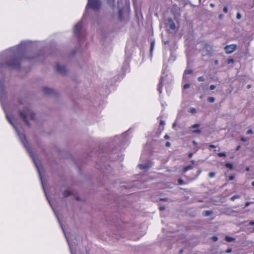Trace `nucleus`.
<instances>
[{"label":"nucleus","instance_id":"50","mask_svg":"<svg viewBox=\"0 0 254 254\" xmlns=\"http://www.w3.org/2000/svg\"><path fill=\"white\" fill-rule=\"evenodd\" d=\"M246 170L247 171H250V168L249 167H247L246 168Z\"/></svg>","mask_w":254,"mask_h":254},{"label":"nucleus","instance_id":"10","mask_svg":"<svg viewBox=\"0 0 254 254\" xmlns=\"http://www.w3.org/2000/svg\"><path fill=\"white\" fill-rule=\"evenodd\" d=\"M43 92L44 94L47 95H52L55 93V91L52 88L48 87H43Z\"/></svg>","mask_w":254,"mask_h":254},{"label":"nucleus","instance_id":"25","mask_svg":"<svg viewBox=\"0 0 254 254\" xmlns=\"http://www.w3.org/2000/svg\"><path fill=\"white\" fill-rule=\"evenodd\" d=\"M217 155L219 157H225L226 156V154L225 152H220L217 154Z\"/></svg>","mask_w":254,"mask_h":254},{"label":"nucleus","instance_id":"16","mask_svg":"<svg viewBox=\"0 0 254 254\" xmlns=\"http://www.w3.org/2000/svg\"><path fill=\"white\" fill-rule=\"evenodd\" d=\"M193 168V166L191 165H188L186 167H185L183 170V173H186V172H187L188 171L190 170H191Z\"/></svg>","mask_w":254,"mask_h":254},{"label":"nucleus","instance_id":"21","mask_svg":"<svg viewBox=\"0 0 254 254\" xmlns=\"http://www.w3.org/2000/svg\"><path fill=\"white\" fill-rule=\"evenodd\" d=\"M225 166L227 168H229L230 170H232L233 169V166L231 163H226Z\"/></svg>","mask_w":254,"mask_h":254},{"label":"nucleus","instance_id":"34","mask_svg":"<svg viewBox=\"0 0 254 254\" xmlns=\"http://www.w3.org/2000/svg\"><path fill=\"white\" fill-rule=\"evenodd\" d=\"M216 88V86L214 85H211L210 86V90H214Z\"/></svg>","mask_w":254,"mask_h":254},{"label":"nucleus","instance_id":"40","mask_svg":"<svg viewBox=\"0 0 254 254\" xmlns=\"http://www.w3.org/2000/svg\"><path fill=\"white\" fill-rule=\"evenodd\" d=\"M160 125H165V122L164 121L161 120L160 122Z\"/></svg>","mask_w":254,"mask_h":254},{"label":"nucleus","instance_id":"42","mask_svg":"<svg viewBox=\"0 0 254 254\" xmlns=\"http://www.w3.org/2000/svg\"><path fill=\"white\" fill-rule=\"evenodd\" d=\"M170 145H171V144H170V143L169 142H167L166 143V146L167 147H169V146H170Z\"/></svg>","mask_w":254,"mask_h":254},{"label":"nucleus","instance_id":"44","mask_svg":"<svg viewBox=\"0 0 254 254\" xmlns=\"http://www.w3.org/2000/svg\"><path fill=\"white\" fill-rule=\"evenodd\" d=\"M209 147H210V148H215V147H216V146H215L214 145H213V144H210V145H209Z\"/></svg>","mask_w":254,"mask_h":254},{"label":"nucleus","instance_id":"4","mask_svg":"<svg viewBox=\"0 0 254 254\" xmlns=\"http://www.w3.org/2000/svg\"><path fill=\"white\" fill-rule=\"evenodd\" d=\"M102 2L101 0H88L85 11L83 15L82 20L85 18L88 13V8H91L94 11H98L101 6Z\"/></svg>","mask_w":254,"mask_h":254},{"label":"nucleus","instance_id":"49","mask_svg":"<svg viewBox=\"0 0 254 254\" xmlns=\"http://www.w3.org/2000/svg\"><path fill=\"white\" fill-rule=\"evenodd\" d=\"M210 6H211L212 7H214L215 4L214 3H211L210 4Z\"/></svg>","mask_w":254,"mask_h":254},{"label":"nucleus","instance_id":"58","mask_svg":"<svg viewBox=\"0 0 254 254\" xmlns=\"http://www.w3.org/2000/svg\"><path fill=\"white\" fill-rule=\"evenodd\" d=\"M126 8L127 9V6H126Z\"/></svg>","mask_w":254,"mask_h":254},{"label":"nucleus","instance_id":"12","mask_svg":"<svg viewBox=\"0 0 254 254\" xmlns=\"http://www.w3.org/2000/svg\"><path fill=\"white\" fill-rule=\"evenodd\" d=\"M128 68H129L128 63V62L126 61L122 66V69L124 71L126 72V71H127Z\"/></svg>","mask_w":254,"mask_h":254},{"label":"nucleus","instance_id":"56","mask_svg":"<svg viewBox=\"0 0 254 254\" xmlns=\"http://www.w3.org/2000/svg\"><path fill=\"white\" fill-rule=\"evenodd\" d=\"M217 63H218V61H215V63H216V64H217Z\"/></svg>","mask_w":254,"mask_h":254},{"label":"nucleus","instance_id":"59","mask_svg":"<svg viewBox=\"0 0 254 254\" xmlns=\"http://www.w3.org/2000/svg\"><path fill=\"white\" fill-rule=\"evenodd\" d=\"M193 143H195V141H193Z\"/></svg>","mask_w":254,"mask_h":254},{"label":"nucleus","instance_id":"28","mask_svg":"<svg viewBox=\"0 0 254 254\" xmlns=\"http://www.w3.org/2000/svg\"><path fill=\"white\" fill-rule=\"evenodd\" d=\"M199 127V124H194L191 127L192 128H197Z\"/></svg>","mask_w":254,"mask_h":254},{"label":"nucleus","instance_id":"43","mask_svg":"<svg viewBox=\"0 0 254 254\" xmlns=\"http://www.w3.org/2000/svg\"><path fill=\"white\" fill-rule=\"evenodd\" d=\"M251 202H247L246 203H245V206L246 207H247L250 204Z\"/></svg>","mask_w":254,"mask_h":254},{"label":"nucleus","instance_id":"30","mask_svg":"<svg viewBox=\"0 0 254 254\" xmlns=\"http://www.w3.org/2000/svg\"><path fill=\"white\" fill-rule=\"evenodd\" d=\"M192 132L194 133L199 134V133H200L201 132V130L200 129L193 130L192 131Z\"/></svg>","mask_w":254,"mask_h":254},{"label":"nucleus","instance_id":"22","mask_svg":"<svg viewBox=\"0 0 254 254\" xmlns=\"http://www.w3.org/2000/svg\"><path fill=\"white\" fill-rule=\"evenodd\" d=\"M178 183L179 185H186V183H185V182L181 179H179L178 180Z\"/></svg>","mask_w":254,"mask_h":254},{"label":"nucleus","instance_id":"1","mask_svg":"<svg viewBox=\"0 0 254 254\" xmlns=\"http://www.w3.org/2000/svg\"><path fill=\"white\" fill-rule=\"evenodd\" d=\"M31 42L22 41L19 45L11 47L4 52L5 59L0 63L1 68L16 69L20 68V60L25 58V55L30 48Z\"/></svg>","mask_w":254,"mask_h":254},{"label":"nucleus","instance_id":"26","mask_svg":"<svg viewBox=\"0 0 254 254\" xmlns=\"http://www.w3.org/2000/svg\"><path fill=\"white\" fill-rule=\"evenodd\" d=\"M208 175H209V178H212L215 177V173H214V172H210V173H209Z\"/></svg>","mask_w":254,"mask_h":254},{"label":"nucleus","instance_id":"9","mask_svg":"<svg viewBox=\"0 0 254 254\" xmlns=\"http://www.w3.org/2000/svg\"><path fill=\"white\" fill-rule=\"evenodd\" d=\"M56 69L57 72L61 74H64L67 72L65 67L59 64H56Z\"/></svg>","mask_w":254,"mask_h":254},{"label":"nucleus","instance_id":"38","mask_svg":"<svg viewBox=\"0 0 254 254\" xmlns=\"http://www.w3.org/2000/svg\"><path fill=\"white\" fill-rule=\"evenodd\" d=\"M240 140L242 141H243V142H245L246 141L247 139L246 138H245V137H242L240 138Z\"/></svg>","mask_w":254,"mask_h":254},{"label":"nucleus","instance_id":"45","mask_svg":"<svg viewBox=\"0 0 254 254\" xmlns=\"http://www.w3.org/2000/svg\"><path fill=\"white\" fill-rule=\"evenodd\" d=\"M249 224L250 225H254V221H250Z\"/></svg>","mask_w":254,"mask_h":254},{"label":"nucleus","instance_id":"13","mask_svg":"<svg viewBox=\"0 0 254 254\" xmlns=\"http://www.w3.org/2000/svg\"><path fill=\"white\" fill-rule=\"evenodd\" d=\"M138 166L141 170L147 169L150 167L149 164H138Z\"/></svg>","mask_w":254,"mask_h":254},{"label":"nucleus","instance_id":"46","mask_svg":"<svg viewBox=\"0 0 254 254\" xmlns=\"http://www.w3.org/2000/svg\"><path fill=\"white\" fill-rule=\"evenodd\" d=\"M192 153H190L189 154V155H188V157H189V158H191V157H192Z\"/></svg>","mask_w":254,"mask_h":254},{"label":"nucleus","instance_id":"37","mask_svg":"<svg viewBox=\"0 0 254 254\" xmlns=\"http://www.w3.org/2000/svg\"><path fill=\"white\" fill-rule=\"evenodd\" d=\"M235 179V177L234 176H230L229 178V180L232 181Z\"/></svg>","mask_w":254,"mask_h":254},{"label":"nucleus","instance_id":"33","mask_svg":"<svg viewBox=\"0 0 254 254\" xmlns=\"http://www.w3.org/2000/svg\"><path fill=\"white\" fill-rule=\"evenodd\" d=\"M190 87V84H189V83L185 84L184 85V89H187V88H189Z\"/></svg>","mask_w":254,"mask_h":254},{"label":"nucleus","instance_id":"23","mask_svg":"<svg viewBox=\"0 0 254 254\" xmlns=\"http://www.w3.org/2000/svg\"><path fill=\"white\" fill-rule=\"evenodd\" d=\"M207 101L210 103H213L215 101V98L212 97H209L208 98Z\"/></svg>","mask_w":254,"mask_h":254},{"label":"nucleus","instance_id":"48","mask_svg":"<svg viewBox=\"0 0 254 254\" xmlns=\"http://www.w3.org/2000/svg\"><path fill=\"white\" fill-rule=\"evenodd\" d=\"M164 209H165V207L164 206L160 207V210H164Z\"/></svg>","mask_w":254,"mask_h":254},{"label":"nucleus","instance_id":"2","mask_svg":"<svg viewBox=\"0 0 254 254\" xmlns=\"http://www.w3.org/2000/svg\"><path fill=\"white\" fill-rule=\"evenodd\" d=\"M130 129L125 132L121 135H117L115 137L114 142L122 147H125L128 144L130 136L129 135Z\"/></svg>","mask_w":254,"mask_h":254},{"label":"nucleus","instance_id":"15","mask_svg":"<svg viewBox=\"0 0 254 254\" xmlns=\"http://www.w3.org/2000/svg\"><path fill=\"white\" fill-rule=\"evenodd\" d=\"M154 45H155V40H153L151 41V44H150V54H152V52H153V49L154 47Z\"/></svg>","mask_w":254,"mask_h":254},{"label":"nucleus","instance_id":"20","mask_svg":"<svg viewBox=\"0 0 254 254\" xmlns=\"http://www.w3.org/2000/svg\"><path fill=\"white\" fill-rule=\"evenodd\" d=\"M70 194H71V192H70V191H69L68 190L64 191V193H63L64 197H67V196H69Z\"/></svg>","mask_w":254,"mask_h":254},{"label":"nucleus","instance_id":"5","mask_svg":"<svg viewBox=\"0 0 254 254\" xmlns=\"http://www.w3.org/2000/svg\"><path fill=\"white\" fill-rule=\"evenodd\" d=\"M19 114L21 117L25 121L26 125L30 127V123L28 122L27 119L29 118L31 120H35V114L32 112L31 110L28 107L25 108L23 111H20Z\"/></svg>","mask_w":254,"mask_h":254},{"label":"nucleus","instance_id":"51","mask_svg":"<svg viewBox=\"0 0 254 254\" xmlns=\"http://www.w3.org/2000/svg\"><path fill=\"white\" fill-rule=\"evenodd\" d=\"M223 18V15L222 14L219 15V18L222 19Z\"/></svg>","mask_w":254,"mask_h":254},{"label":"nucleus","instance_id":"29","mask_svg":"<svg viewBox=\"0 0 254 254\" xmlns=\"http://www.w3.org/2000/svg\"><path fill=\"white\" fill-rule=\"evenodd\" d=\"M204 77L203 76H199L198 78V80L199 81H204Z\"/></svg>","mask_w":254,"mask_h":254},{"label":"nucleus","instance_id":"31","mask_svg":"<svg viewBox=\"0 0 254 254\" xmlns=\"http://www.w3.org/2000/svg\"><path fill=\"white\" fill-rule=\"evenodd\" d=\"M253 133V131L252 129H249L247 131V134H252Z\"/></svg>","mask_w":254,"mask_h":254},{"label":"nucleus","instance_id":"32","mask_svg":"<svg viewBox=\"0 0 254 254\" xmlns=\"http://www.w3.org/2000/svg\"><path fill=\"white\" fill-rule=\"evenodd\" d=\"M241 17H242L241 14L239 12L237 13V16H236L237 19H240L241 18Z\"/></svg>","mask_w":254,"mask_h":254},{"label":"nucleus","instance_id":"18","mask_svg":"<svg viewBox=\"0 0 254 254\" xmlns=\"http://www.w3.org/2000/svg\"><path fill=\"white\" fill-rule=\"evenodd\" d=\"M225 239L228 242H231L234 241L235 240V239L234 238L231 237H229L228 236H226L225 237Z\"/></svg>","mask_w":254,"mask_h":254},{"label":"nucleus","instance_id":"17","mask_svg":"<svg viewBox=\"0 0 254 254\" xmlns=\"http://www.w3.org/2000/svg\"><path fill=\"white\" fill-rule=\"evenodd\" d=\"M212 213V211L210 210H206L204 211L202 213V215L204 216L207 217L210 216Z\"/></svg>","mask_w":254,"mask_h":254},{"label":"nucleus","instance_id":"39","mask_svg":"<svg viewBox=\"0 0 254 254\" xmlns=\"http://www.w3.org/2000/svg\"><path fill=\"white\" fill-rule=\"evenodd\" d=\"M231 252H232V249L231 248H230V249H228L226 250V253H230Z\"/></svg>","mask_w":254,"mask_h":254},{"label":"nucleus","instance_id":"36","mask_svg":"<svg viewBox=\"0 0 254 254\" xmlns=\"http://www.w3.org/2000/svg\"><path fill=\"white\" fill-rule=\"evenodd\" d=\"M233 61H233V60L232 59H228V60H227V63H228V64H230V63H233Z\"/></svg>","mask_w":254,"mask_h":254},{"label":"nucleus","instance_id":"55","mask_svg":"<svg viewBox=\"0 0 254 254\" xmlns=\"http://www.w3.org/2000/svg\"><path fill=\"white\" fill-rule=\"evenodd\" d=\"M200 173H201V171H200V170L198 171V175H199V174H200Z\"/></svg>","mask_w":254,"mask_h":254},{"label":"nucleus","instance_id":"27","mask_svg":"<svg viewBox=\"0 0 254 254\" xmlns=\"http://www.w3.org/2000/svg\"><path fill=\"white\" fill-rule=\"evenodd\" d=\"M211 239L214 241V242H216L218 240V237L216 236H212L211 238Z\"/></svg>","mask_w":254,"mask_h":254},{"label":"nucleus","instance_id":"19","mask_svg":"<svg viewBox=\"0 0 254 254\" xmlns=\"http://www.w3.org/2000/svg\"><path fill=\"white\" fill-rule=\"evenodd\" d=\"M240 197H241V196L240 195L236 194V195H234L232 196L230 198V199L232 201H234L236 199H238V198H240Z\"/></svg>","mask_w":254,"mask_h":254},{"label":"nucleus","instance_id":"52","mask_svg":"<svg viewBox=\"0 0 254 254\" xmlns=\"http://www.w3.org/2000/svg\"><path fill=\"white\" fill-rule=\"evenodd\" d=\"M252 185L253 186H254V182H253L252 183Z\"/></svg>","mask_w":254,"mask_h":254},{"label":"nucleus","instance_id":"11","mask_svg":"<svg viewBox=\"0 0 254 254\" xmlns=\"http://www.w3.org/2000/svg\"><path fill=\"white\" fill-rule=\"evenodd\" d=\"M192 73V70L191 69H186L184 71L183 75V79L186 80L187 75L189 74H191Z\"/></svg>","mask_w":254,"mask_h":254},{"label":"nucleus","instance_id":"53","mask_svg":"<svg viewBox=\"0 0 254 254\" xmlns=\"http://www.w3.org/2000/svg\"><path fill=\"white\" fill-rule=\"evenodd\" d=\"M183 250H181L180 251V253H182L183 252Z\"/></svg>","mask_w":254,"mask_h":254},{"label":"nucleus","instance_id":"47","mask_svg":"<svg viewBox=\"0 0 254 254\" xmlns=\"http://www.w3.org/2000/svg\"><path fill=\"white\" fill-rule=\"evenodd\" d=\"M164 138L165 139H169V135H168L167 134H166L165 136H164Z\"/></svg>","mask_w":254,"mask_h":254},{"label":"nucleus","instance_id":"3","mask_svg":"<svg viewBox=\"0 0 254 254\" xmlns=\"http://www.w3.org/2000/svg\"><path fill=\"white\" fill-rule=\"evenodd\" d=\"M172 76L171 74L168 75L165 70L162 72V75L161 77L160 82L157 88L159 93L161 94L162 91V87L164 85L169 86L172 83Z\"/></svg>","mask_w":254,"mask_h":254},{"label":"nucleus","instance_id":"57","mask_svg":"<svg viewBox=\"0 0 254 254\" xmlns=\"http://www.w3.org/2000/svg\"><path fill=\"white\" fill-rule=\"evenodd\" d=\"M27 59H31L32 58H28Z\"/></svg>","mask_w":254,"mask_h":254},{"label":"nucleus","instance_id":"54","mask_svg":"<svg viewBox=\"0 0 254 254\" xmlns=\"http://www.w3.org/2000/svg\"><path fill=\"white\" fill-rule=\"evenodd\" d=\"M250 87H251V85H248V88H250Z\"/></svg>","mask_w":254,"mask_h":254},{"label":"nucleus","instance_id":"6","mask_svg":"<svg viewBox=\"0 0 254 254\" xmlns=\"http://www.w3.org/2000/svg\"><path fill=\"white\" fill-rule=\"evenodd\" d=\"M82 26V21H81L77 23L74 28V34L79 41H81L84 38V36L81 32Z\"/></svg>","mask_w":254,"mask_h":254},{"label":"nucleus","instance_id":"7","mask_svg":"<svg viewBox=\"0 0 254 254\" xmlns=\"http://www.w3.org/2000/svg\"><path fill=\"white\" fill-rule=\"evenodd\" d=\"M237 46L236 44H230L224 47L226 53L230 54L232 53L237 49Z\"/></svg>","mask_w":254,"mask_h":254},{"label":"nucleus","instance_id":"35","mask_svg":"<svg viewBox=\"0 0 254 254\" xmlns=\"http://www.w3.org/2000/svg\"><path fill=\"white\" fill-rule=\"evenodd\" d=\"M223 11L225 13H227V12H228V8H227V6H224V7L223 8Z\"/></svg>","mask_w":254,"mask_h":254},{"label":"nucleus","instance_id":"24","mask_svg":"<svg viewBox=\"0 0 254 254\" xmlns=\"http://www.w3.org/2000/svg\"><path fill=\"white\" fill-rule=\"evenodd\" d=\"M189 112L192 114H194L196 112V110L194 108H190L189 109Z\"/></svg>","mask_w":254,"mask_h":254},{"label":"nucleus","instance_id":"41","mask_svg":"<svg viewBox=\"0 0 254 254\" xmlns=\"http://www.w3.org/2000/svg\"><path fill=\"white\" fill-rule=\"evenodd\" d=\"M241 145H238V146H237V147H236V151H238V150H240V149L241 148Z\"/></svg>","mask_w":254,"mask_h":254},{"label":"nucleus","instance_id":"14","mask_svg":"<svg viewBox=\"0 0 254 254\" xmlns=\"http://www.w3.org/2000/svg\"><path fill=\"white\" fill-rule=\"evenodd\" d=\"M125 7L123 8H120L119 10V17L120 20H122L123 19V13Z\"/></svg>","mask_w":254,"mask_h":254},{"label":"nucleus","instance_id":"8","mask_svg":"<svg viewBox=\"0 0 254 254\" xmlns=\"http://www.w3.org/2000/svg\"><path fill=\"white\" fill-rule=\"evenodd\" d=\"M166 27L167 28H168V30H171L173 31L175 30V24L171 18H168L166 22Z\"/></svg>","mask_w":254,"mask_h":254}]
</instances>
